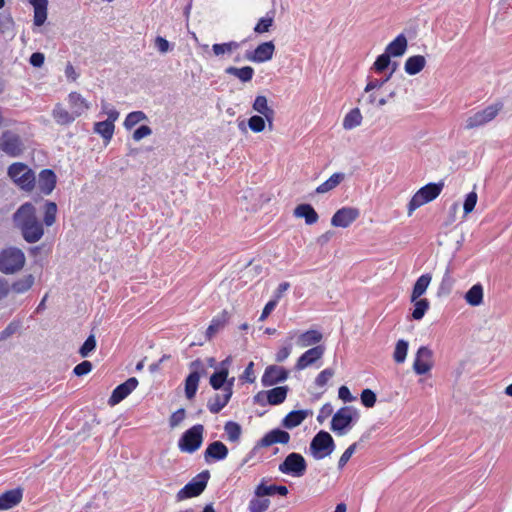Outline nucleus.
Masks as SVG:
<instances>
[{
  "label": "nucleus",
  "mask_w": 512,
  "mask_h": 512,
  "mask_svg": "<svg viewBox=\"0 0 512 512\" xmlns=\"http://www.w3.org/2000/svg\"><path fill=\"white\" fill-rule=\"evenodd\" d=\"M23 498V489L15 488L0 494V510H9L17 506Z\"/></svg>",
  "instance_id": "nucleus-20"
},
{
  "label": "nucleus",
  "mask_w": 512,
  "mask_h": 512,
  "mask_svg": "<svg viewBox=\"0 0 512 512\" xmlns=\"http://www.w3.org/2000/svg\"><path fill=\"white\" fill-rule=\"evenodd\" d=\"M414 302V310L412 312V317L415 320H420L425 315L426 311L429 308V302L427 299H417Z\"/></svg>",
  "instance_id": "nucleus-49"
},
{
  "label": "nucleus",
  "mask_w": 512,
  "mask_h": 512,
  "mask_svg": "<svg viewBox=\"0 0 512 512\" xmlns=\"http://www.w3.org/2000/svg\"><path fill=\"white\" fill-rule=\"evenodd\" d=\"M1 149L3 152L13 157L20 155L23 150L20 137L11 131L4 132L2 135Z\"/></svg>",
  "instance_id": "nucleus-16"
},
{
  "label": "nucleus",
  "mask_w": 512,
  "mask_h": 512,
  "mask_svg": "<svg viewBox=\"0 0 512 512\" xmlns=\"http://www.w3.org/2000/svg\"><path fill=\"white\" fill-rule=\"evenodd\" d=\"M96 348V339L93 334L88 336L83 345L79 349V354L82 357H88L89 354Z\"/></svg>",
  "instance_id": "nucleus-54"
},
{
  "label": "nucleus",
  "mask_w": 512,
  "mask_h": 512,
  "mask_svg": "<svg viewBox=\"0 0 512 512\" xmlns=\"http://www.w3.org/2000/svg\"><path fill=\"white\" fill-rule=\"evenodd\" d=\"M240 43L236 41H230L221 44H213L212 51L217 57L228 54L230 55L233 51L239 49Z\"/></svg>",
  "instance_id": "nucleus-43"
},
{
  "label": "nucleus",
  "mask_w": 512,
  "mask_h": 512,
  "mask_svg": "<svg viewBox=\"0 0 512 512\" xmlns=\"http://www.w3.org/2000/svg\"><path fill=\"white\" fill-rule=\"evenodd\" d=\"M444 184L442 182L439 183H429L423 187H421L411 198L408 203V215H411L416 209L421 207L422 205L433 201L436 199L442 189Z\"/></svg>",
  "instance_id": "nucleus-4"
},
{
  "label": "nucleus",
  "mask_w": 512,
  "mask_h": 512,
  "mask_svg": "<svg viewBox=\"0 0 512 512\" xmlns=\"http://www.w3.org/2000/svg\"><path fill=\"white\" fill-rule=\"evenodd\" d=\"M225 73L235 76L242 83H247L252 80L254 76V69L251 66H244L241 68L229 66L225 69Z\"/></svg>",
  "instance_id": "nucleus-33"
},
{
  "label": "nucleus",
  "mask_w": 512,
  "mask_h": 512,
  "mask_svg": "<svg viewBox=\"0 0 512 512\" xmlns=\"http://www.w3.org/2000/svg\"><path fill=\"white\" fill-rule=\"evenodd\" d=\"M296 335H297L296 331L289 332L288 338L286 340V345L283 346L276 354V357H275L276 362H279V363L283 362L284 360H286L289 357V355L291 354V349H292L291 341L296 337Z\"/></svg>",
  "instance_id": "nucleus-46"
},
{
  "label": "nucleus",
  "mask_w": 512,
  "mask_h": 512,
  "mask_svg": "<svg viewBox=\"0 0 512 512\" xmlns=\"http://www.w3.org/2000/svg\"><path fill=\"white\" fill-rule=\"evenodd\" d=\"M253 368H254V363L251 361L245 368V370L241 376V379L245 380L248 383H253L255 381Z\"/></svg>",
  "instance_id": "nucleus-63"
},
{
  "label": "nucleus",
  "mask_w": 512,
  "mask_h": 512,
  "mask_svg": "<svg viewBox=\"0 0 512 512\" xmlns=\"http://www.w3.org/2000/svg\"><path fill=\"white\" fill-rule=\"evenodd\" d=\"M228 377L225 372H220L216 370L209 379V384L214 390H223L224 384L226 382V378Z\"/></svg>",
  "instance_id": "nucleus-51"
},
{
  "label": "nucleus",
  "mask_w": 512,
  "mask_h": 512,
  "mask_svg": "<svg viewBox=\"0 0 512 512\" xmlns=\"http://www.w3.org/2000/svg\"><path fill=\"white\" fill-rule=\"evenodd\" d=\"M279 471L293 477H302L307 469L305 458L296 452L287 455L284 461L278 467Z\"/></svg>",
  "instance_id": "nucleus-9"
},
{
  "label": "nucleus",
  "mask_w": 512,
  "mask_h": 512,
  "mask_svg": "<svg viewBox=\"0 0 512 512\" xmlns=\"http://www.w3.org/2000/svg\"><path fill=\"white\" fill-rule=\"evenodd\" d=\"M71 113L77 119L90 109V103L78 92H71L67 98Z\"/></svg>",
  "instance_id": "nucleus-18"
},
{
  "label": "nucleus",
  "mask_w": 512,
  "mask_h": 512,
  "mask_svg": "<svg viewBox=\"0 0 512 512\" xmlns=\"http://www.w3.org/2000/svg\"><path fill=\"white\" fill-rule=\"evenodd\" d=\"M335 449V442L332 436L324 431H319L310 443V453L316 459L320 460L329 456Z\"/></svg>",
  "instance_id": "nucleus-5"
},
{
  "label": "nucleus",
  "mask_w": 512,
  "mask_h": 512,
  "mask_svg": "<svg viewBox=\"0 0 512 512\" xmlns=\"http://www.w3.org/2000/svg\"><path fill=\"white\" fill-rule=\"evenodd\" d=\"M102 110L105 114H107L109 121L115 122L119 117V112L114 108H109V105L106 102H102Z\"/></svg>",
  "instance_id": "nucleus-64"
},
{
  "label": "nucleus",
  "mask_w": 512,
  "mask_h": 512,
  "mask_svg": "<svg viewBox=\"0 0 512 512\" xmlns=\"http://www.w3.org/2000/svg\"><path fill=\"white\" fill-rule=\"evenodd\" d=\"M360 398L362 404L367 408L373 407L377 400L376 394L370 389H364L360 395Z\"/></svg>",
  "instance_id": "nucleus-55"
},
{
  "label": "nucleus",
  "mask_w": 512,
  "mask_h": 512,
  "mask_svg": "<svg viewBox=\"0 0 512 512\" xmlns=\"http://www.w3.org/2000/svg\"><path fill=\"white\" fill-rule=\"evenodd\" d=\"M433 367V352L426 346H421L413 363V370L418 375L428 373Z\"/></svg>",
  "instance_id": "nucleus-11"
},
{
  "label": "nucleus",
  "mask_w": 512,
  "mask_h": 512,
  "mask_svg": "<svg viewBox=\"0 0 512 512\" xmlns=\"http://www.w3.org/2000/svg\"><path fill=\"white\" fill-rule=\"evenodd\" d=\"M360 216L359 209L355 207H343L337 210L331 218L334 227L347 228Z\"/></svg>",
  "instance_id": "nucleus-12"
},
{
  "label": "nucleus",
  "mask_w": 512,
  "mask_h": 512,
  "mask_svg": "<svg viewBox=\"0 0 512 512\" xmlns=\"http://www.w3.org/2000/svg\"><path fill=\"white\" fill-rule=\"evenodd\" d=\"M147 119L148 117L143 111H133L126 116L123 125L127 130H130L138 123Z\"/></svg>",
  "instance_id": "nucleus-45"
},
{
  "label": "nucleus",
  "mask_w": 512,
  "mask_h": 512,
  "mask_svg": "<svg viewBox=\"0 0 512 512\" xmlns=\"http://www.w3.org/2000/svg\"><path fill=\"white\" fill-rule=\"evenodd\" d=\"M200 381V373L192 371L185 380V395L188 399L195 397Z\"/></svg>",
  "instance_id": "nucleus-38"
},
{
  "label": "nucleus",
  "mask_w": 512,
  "mask_h": 512,
  "mask_svg": "<svg viewBox=\"0 0 512 512\" xmlns=\"http://www.w3.org/2000/svg\"><path fill=\"white\" fill-rule=\"evenodd\" d=\"M290 440L288 432L281 429H273L266 433L258 443L260 447H269L273 444H287Z\"/></svg>",
  "instance_id": "nucleus-21"
},
{
  "label": "nucleus",
  "mask_w": 512,
  "mask_h": 512,
  "mask_svg": "<svg viewBox=\"0 0 512 512\" xmlns=\"http://www.w3.org/2000/svg\"><path fill=\"white\" fill-rule=\"evenodd\" d=\"M29 2L34 8V25L42 26L47 19L48 0H29Z\"/></svg>",
  "instance_id": "nucleus-28"
},
{
  "label": "nucleus",
  "mask_w": 512,
  "mask_h": 512,
  "mask_svg": "<svg viewBox=\"0 0 512 512\" xmlns=\"http://www.w3.org/2000/svg\"><path fill=\"white\" fill-rule=\"evenodd\" d=\"M152 134V129L147 125H142L137 128L133 133V140L140 141L143 138L150 136Z\"/></svg>",
  "instance_id": "nucleus-62"
},
{
  "label": "nucleus",
  "mask_w": 512,
  "mask_h": 512,
  "mask_svg": "<svg viewBox=\"0 0 512 512\" xmlns=\"http://www.w3.org/2000/svg\"><path fill=\"white\" fill-rule=\"evenodd\" d=\"M228 453V448L224 443L221 441H214L207 446L204 452V459L207 463L212 461H221L228 456Z\"/></svg>",
  "instance_id": "nucleus-19"
},
{
  "label": "nucleus",
  "mask_w": 512,
  "mask_h": 512,
  "mask_svg": "<svg viewBox=\"0 0 512 512\" xmlns=\"http://www.w3.org/2000/svg\"><path fill=\"white\" fill-rule=\"evenodd\" d=\"M344 177L345 175L340 172L332 174L325 182L316 188V193L324 194L333 190L344 180Z\"/></svg>",
  "instance_id": "nucleus-37"
},
{
  "label": "nucleus",
  "mask_w": 512,
  "mask_h": 512,
  "mask_svg": "<svg viewBox=\"0 0 512 512\" xmlns=\"http://www.w3.org/2000/svg\"><path fill=\"white\" fill-rule=\"evenodd\" d=\"M274 15L275 11H270L265 17L260 18L254 27V32L257 34L269 32L274 23Z\"/></svg>",
  "instance_id": "nucleus-42"
},
{
  "label": "nucleus",
  "mask_w": 512,
  "mask_h": 512,
  "mask_svg": "<svg viewBox=\"0 0 512 512\" xmlns=\"http://www.w3.org/2000/svg\"><path fill=\"white\" fill-rule=\"evenodd\" d=\"M359 412L353 406H344L340 408L332 417L331 430L337 435L342 436L352 427L353 423L359 419Z\"/></svg>",
  "instance_id": "nucleus-3"
},
{
  "label": "nucleus",
  "mask_w": 512,
  "mask_h": 512,
  "mask_svg": "<svg viewBox=\"0 0 512 512\" xmlns=\"http://www.w3.org/2000/svg\"><path fill=\"white\" fill-rule=\"evenodd\" d=\"M52 116L59 125H69L76 120L71 111H68L61 103L55 105Z\"/></svg>",
  "instance_id": "nucleus-30"
},
{
  "label": "nucleus",
  "mask_w": 512,
  "mask_h": 512,
  "mask_svg": "<svg viewBox=\"0 0 512 512\" xmlns=\"http://www.w3.org/2000/svg\"><path fill=\"white\" fill-rule=\"evenodd\" d=\"M56 175L51 169H44L39 174L38 187L42 193L49 195L56 186Z\"/></svg>",
  "instance_id": "nucleus-23"
},
{
  "label": "nucleus",
  "mask_w": 512,
  "mask_h": 512,
  "mask_svg": "<svg viewBox=\"0 0 512 512\" xmlns=\"http://www.w3.org/2000/svg\"><path fill=\"white\" fill-rule=\"evenodd\" d=\"M210 472L204 470L196 475L190 482H188L176 495L177 500L181 501L187 498L199 496L206 488Z\"/></svg>",
  "instance_id": "nucleus-7"
},
{
  "label": "nucleus",
  "mask_w": 512,
  "mask_h": 512,
  "mask_svg": "<svg viewBox=\"0 0 512 512\" xmlns=\"http://www.w3.org/2000/svg\"><path fill=\"white\" fill-rule=\"evenodd\" d=\"M288 387L278 386L266 391L267 402L269 405H279L283 403L287 397Z\"/></svg>",
  "instance_id": "nucleus-35"
},
{
  "label": "nucleus",
  "mask_w": 512,
  "mask_h": 512,
  "mask_svg": "<svg viewBox=\"0 0 512 512\" xmlns=\"http://www.w3.org/2000/svg\"><path fill=\"white\" fill-rule=\"evenodd\" d=\"M356 447H357V444L353 443L341 455V457L338 461V467L340 469L343 468L347 464V462L350 460V458L352 457V455L354 454V452L356 450Z\"/></svg>",
  "instance_id": "nucleus-60"
},
{
  "label": "nucleus",
  "mask_w": 512,
  "mask_h": 512,
  "mask_svg": "<svg viewBox=\"0 0 512 512\" xmlns=\"http://www.w3.org/2000/svg\"><path fill=\"white\" fill-rule=\"evenodd\" d=\"M275 45L272 41L259 44L254 51L246 52L245 58L249 61L262 63L272 59Z\"/></svg>",
  "instance_id": "nucleus-13"
},
{
  "label": "nucleus",
  "mask_w": 512,
  "mask_h": 512,
  "mask_svg": "<svg viewBox=\"0 0 512 512\" xmlns=\"http://www.w3.org/2000/svg\"><path fill=\"white\" fill-rule=\"evenodd\" d=\"M35 282V277L32 274L23 276L22 278L16 279L11 285H9L10 291L15 294H23L29 291Z\"/></svg>",
  "instance_id": "nucleus-31"
},
{
  "label": "nucleus",
  "mask_w": 512,
  "mask_h": 512,
  "mask_svg": "<svg viewBox=\"0 0 512 512\" xmlns=\"http://www.w3.org/2000/svg\"><path fill=\"white\" fill-rule=\"evenodd\" d=\"M361 122V112L358 108H354L345 115L343 119V128L345 130H351L361 125Z\"/></svg>",
  "instance_id": "nucleus-41"
},
{
  "label": "nucleus",
  "mask_w": 512,
  "mask_h": 512,
  "mask_svg": "<svg viewBox=\"0 0 512 512\" xmlns=\"http://www.w3.org/2000/svg\"><path fill=\"white\" fill-rule=\"evenodd\" d=\"M224 431L227 435L228 440L231 442H238L242 433L241 426L234 421H228L227 423H225Z\"/></svg>",
  "instance_id": "nucleus-44"
},
{
  "label": "nucleus",
  "mask_w": 512,
  "mask_h": 512,
  "mask_svg": "<svg viewBox=\"0 0 512 512\" xmlns=\"http://www.w3.org/2000/svg\"><path fill=\"white\" fill-rule=\"evenodd\" d=\"M232 395L230 392L222 390L221 393H216L207 402V408L212 414L219 413L230 401Z\"/></svg>",
  "instance_id": "nucleus-24"
},
{
  "label": "nucleus",
  "mask_w": 512,
  "mask_h": 512,
  "mask_svg": "<svg viewBox=\"0 0 512 512\" xmlns=\"http://www.w3.org/2000/svg\"><path fill=\"white\" fill-rule=\"evenodd\" d=\"M307 415L308 412L306 410L291 411L284 417L282 425L287 429L295 428L305 420Z\"/></svg>",
  "instance_id": "nucleus-34"
},
{
  "label": "nucleus",
  "mask_w": 512,
  "mask_h": 512,
  "mask_svg": "<svg viewBox=\"0 0 512 512\" xmlns=\"http://www.w3.org/2000/svg\"><path fill=\"white\" fill-rule=\"evenodd\" d=\"M8 175L22 189L31 190L34 187V173L23 163H13L10 165Z\"/></svg>",
  "instance_id": "nucleus-8"
},
{
  "label": "nucleus",
  "mask_w": 512,
  "mask_h": 512,
  "mask_svg": "<svg viewBox=\"0 0 512 512\" xmlns=\"http://www.w3.org/2000/svg\"><path fill=\"white\" fill-rule=\"evenodd\" d=\"M294 216L297 218H304L307 225L315 224L319 216L315 209L310 204H300L294 209Z\"/></svg>",
  "instance_id": "nucleus-27"
},
{
  "label": "nucleus",
  "mask_w": 512,
  "mask_h": 512,
  "mask_svg": "<svg viewBox=\"0 0 512 512\" xmlns=\"http://www.w3.org/2000/svg\"><path fill=\"white\" fill-rule=\"evenodd\" d=\"M391 64V56L385 51L383 54L379 55L376 59V61L373 64V69L381 73L385 69L389 67Z\"/></svg>",
  "instance_id": "nucleus-52"
},
{
  "label": "nucleus",
  "mask_w": 512,
  "mask_h": 512,
  "mask_svg": "<svg viewBox=\"0 0 512 512\" xmlns=\"http://www.w3.org/2000/svg\"><path fill=\"white\" fill-rule=\"evenodd\" d=\"M334 370L327 368L321 371L315 379V384L318 387H324L327 382L333 377Z\"/></svg>",
  "instance_id": "nucleus-56"
},
{
  "label": "nucleus",
  "mask_w": 512,
  "mask_h": 512,
  "mask_svg": "<svg viewBox=\"0 0 512 512\" xmlns=\"http://www.w3.org/2000/svg\"><path fill=\"white\" fill-rule=\"evenodd\" d=\"M185 416H186V411L184 408H180L177 411H175L174 413H172V415L170 416V419H169L170 427L176 428L177 426H179L185 419Z\"/></svg>",
  "instance_id": "nucleus-58"
},
{
  "label": "nucleus",
  "mask_w": 512,
  "mask_h": 512,
  "mask_svg": "<svg viewBox=\"0 0 512 512\" xmlns=\"http://www.w3.org/2000/svg\"><path fill=\"white\" fill-rule=\"evenodd\" d=\"M114 122L109 120L96 122L94 124V132L101 135L102 138L106 141H110L114 134Z\"/></svg>",
  "instance_id": "nucleus-40"
},
{
  "label": "nucleus",
  "mask_w": 512,
  "mask_h": 512,
  "mask_svg": "<svg viewBox=\"0 0 512 512\" xmlns=\"http://www.w3.org/2000/svg\"><path fill=\"white\" fill-rule=\"evenodd\" d=\"M466 302L471 306H479L483 302V287L481 284L473 285L464 296Z\"/></svg>",
  "instance_id": "nucleus-39"
},
{
  "label": "nucleus",
  "mask_w": 512,
  "mask_h": 512,
  "mask_svg": "<svg viewBox=\"0 0 512 512\" xmlns=\"http://www.w3.org/2000/svg\"><path fill=\"white\" fill-rule=\"evenodd\" d=\"M408 351V342L406 340H398L393 353V359L396 363H403L406 359Z\"/></svg>",
  "instance_id": "nucleus-48"
},
{
  "label": "nucleus",
  "mask_w": 512,
  "mask_h": 512,
  "mask_svg": "<svg viewBox=\"0 0 512 512\" xmlns=\"http://www.w3.org/2000/svg\"><path fill=\"white\" fill-rule=\"evenodd\" d=\"M426 65V59L422 55L409 57L404 64L405 72L409 75H416L421 72Z\"/></svg>",
  "instance_id": "nucleus-32"
},
{
  "label": "nucleus",
  "mask_w": 512,
  "mask_h": 512,
  "mask_svg": "<svg viewBox=\"0 0 512 512\" xmlns=\"http://www.w3.org/2000/svg\"><path fill=\"white\" fill-rule=\"evenodd\" d=\"M138 380L135 377L127 379L124 383L118 385L112 392L108 403L114 406L124 400L133 390L136 389Z\"/></svg>",
  "instance_id": "nucleus-17"
},
{
  "label": "nucleus",
  "mask_w": 512,
  "mask_h": 512,
  "mask_svg": "<svg viewBox=\"0 0 512 512\" xmlns=\"http://www.w3.org/2000/svg\"><path fill=\"white\" fill-rule=\"evenodd\" d=\"M265 117L263 115H253L248 119V127L255 133H260L265 129Z\"/></svg>",
  "instance_id": "nucleus-50"
},
{
  "label": "nucleus",
  "mask_w": 512,
  "mask_h": 512,
  "mask_svg": "<svg viewBox=\"0 0 512 512\" xmlns=\"http://www.w3.org/2000/svg\"><path fill=\"white\" fill-rule=\"evenodd\" d=\"M270 506L269 499H262V497H254L249 501V512H265Z\"/></svg>",
  "instance_id": "nucleus-47"
},
{
  "label": "nucleus",
  "mask_w": 512,
  "mask_h": 512,
  "mask_svg": "<svg viewBox=\"0 0 512 512\" xmlns=\"http://www.w3.org/2000/svg\"><path fill=\"white\" fill-rule=\"evenodd\" d=\"M322 339L323 335L321 332L311 329L297 336L296 345L301 348H305L318 344Z\"/></svg>",
  "instance_id": "nucleus-25"
},
{
  "label": "nucleus",
  "mask_w": 512,
  "mask_h": 512,
  "mask_svg": "<svg viewBox=\"0 0 512 512\" xmlns=\"http://www.w3.org/2000/svg\"><path fill=\"white\" fill-rule=\"evenodd\" d=\"M431 279L432 277L430 274H423L416 280L411 294V301H416L426 292Z\"/></svg>",
  "instance_id": "nucleus-36"
},
{
  "label": "nucleus",
  "mask_w": 512,
  "mask_h": 512,
  "mask_svg": "<svg viewBox=\"0 0 512 512\" xmlns=\"http://www.w3.org/2000/svg\"><path fill=\"white\" fill-rule=\"evenodd\" d=\"M477 199H478L477 193L474 191L470 192L466 196V199H465L464 205H463L465 215H468L469 213H471L474 210L475 205L477 203Z\"/></svg>",
  "instance_id": "nucleus-57"
},
{
  "label": "nucleus",
  "mask_w": 512,
  "mask_h": 512,
  "mask_svg": "<svg viewBox=\"0 0 512 512\" xmlns=\"http://www.w3.org/2000/svg\"><path fill=\"white\" fill-rule=\"evenodd\" d=\"M229 320V313L223 311L221 314L214 317L206 330V338L210 340L215 334L221 331Z\"/></svg>",
  "instance_id": "nucleus-29"
},
{
  "label": "nucleus",
  "mask_w": 512,
  "mask_h": 512,
  "mask_svg": "<svg viewBox=\"0 0 512 512\" xmlns=\"http://www.w3.org/2000/svg\"><path fill=\"white\" fill-rule=\"evenodd\" d=\"M390 78L391 74H388L384 79H372L367 83L364 91L369 93L375 89H380Z\"/></svg>",
  "instance_id": "nucleus-59"
},
{
  "label": "nucleus",
  "mask_w": 512,
  "mask_h": 512,
  "mask_svg": "<svg viewBox=\"0 0 512 512\" xmlns=\"http://www.w3.org/2000/svg\"><path fill=\"white\" fill-rule=\"evenodd\" d=\"M288 371L277 365L266 367L261 378L262 385L265 387L273 386L277 383L284 382L288 378Z\"/></svg>",
  "instance_id": "nucleus-14"
},
{
  "label": "nucleus",
  "mask_w": 512,
  "mask_h": 512,
  "mask_svg": "<svg viewBox=\"0 0 512 512\" xmlns=\"http://www.w3.org/2000/svg\"><path fill=\"white\" fill-rule=\"evenodd\" d=\"M408 47V41L404 34H399L392 42H390L385 51L391 57H400L404 55Z\"/></svg>",
  "instance_id": "nucleus-26"
},
{
  "label": "nucleus",
  "mask_w": 512,
  "mask_h": 512,
  "mask_svg": "<svg viewBox=\"0 0 512 512\" xmlns=\"http://www.w3.org/2000/svg\"><path fill=\"white\" fill-rule=\"evenodd\" d=\"M26 263L24 252L17 247H7L0 251V272L13 275L21 271Z\"/></svg>",
  "instance_id": "nucleus-2"
},
{
  "label": "nucleus",
  "mask_w": 512,
  "mask_h": 512,
  "mask_svg": "<svg viewBox=\"0 0 512 512\" xmlns=\"http://www.w3.org/2000/svg\"><path fill=\"white\" fill-rule=\"evenodd\" d=\"M501 107L502 106L499 104L490 105L484 108L483 110L477 111L474 114L470 115L465 121V129H476L491 122L493 119L496 118L499 111L501 110Z\"/></svg>",
  "instance_id": "nucleus-10"
},
{
  "label": "nucleus",
  "mask_w": 512,
  "mask_h": 512,
  "mask_svg": "<svg viewBox=\"0 0 512 512\" xmlns=\"http://www.w3.org/2000/svg\"><path fill=\"white\" fill-rule=\"evenodd\" d=\"M252 108L254 111L263 115L268 122L269 128H272L275 112L268 106V100L264 95L256 96Z\"/></svg>",
  "instance_id": "nucleus-22"
},
{
  "label": "nucleus",
  "mask_w": 512,
  "mask_h": 512,
  "mask_svg": "<svg viewBox=\"0 0 512 512\" xmlns=\"http://www.w3.org/2000/svg\"><path fill=\"white\" fill-rule=\"evenodd\" d=\"M57 205L55 202L46 201L44 204L43 222L37 215V209L31 202H25L14 212L12 216L14 227L20 232L27 243H36L44 235V226H52L56 222Z\"/></svg>",
  "instance_id": "nucleus-1"
},
{
  "label": "nucleus",
  "mask_w": 512,
  "mask_h": 512,
  "mask_svg": "<svg viewBox=\"0 0 512 512\" xmlns=\"http://www.w3.org/2000/svg\"><path fill=\"white\" fill-rule=\"evenodd\" d=\"M92 370V363L90 361H83L74 367V374L76 376H83L88 374Z\"/></svg>",
  "instance_id": "nucleus-61"
},
{
  "label": "nucleus",
  "mask_w": 512,
  "mask_h": 512,
  "mask_svg": "<svg viewBox=\"0 0 512 512\" xmlns=\"http://www.w3.org/2000/svg\"><path fill=\"white\" fill-rule=\"evenodd\" d=\"M275 494V485H266L264 483V480L258 484L254 490V495L256 497H265V496H272Z\"/></svg>",
  "instance_id": "nucleus-53"
},
{
  "label": "nucleus",
  "mask_w": 512,
  "mask_h": 512,
  "mask_svg": "<svg viewBox=\"0 0 512 512\" xmlns=\"http://www.w3.org/2000/svg\"><path fill=\"white\" fill-rule=\"evenodd\" d=\"M325 353V347L323 345H316L307 351H305L297 360L295 369L300 371L313 365L316 361L321 359Z\"/></svg>",
  "instance_id": "nucleus-15"
},
{
  "label": "nucleus",
  "mask_w": 512,
  "mask_h": 512,
  "mask_svg": "<svg viewBox=\"0 0 512 512\" xmlns=\"http://www.w3.org/2000/svg\"><path fill=\"white\" fill-rule=\"evenodd\" d=\"M204 426L196 424L186 430L178 441V448L182 452L194 453L197 451L203 442Z\"/></svg>",
  "instance_id": "nucleus-6"
}]
</instances>
